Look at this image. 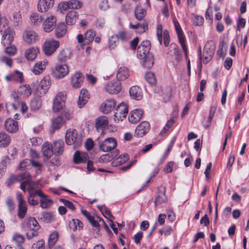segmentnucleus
Listing matches in <instances>:
<instances>
[{"mask_svg":"<svg viewBox=\"0 0 249 249\" xmlns=\"http://www.w3.org/2000/svg\"><path fill=\"white\" fill-rule=\"evenodd\" d=\"M77 132L74 129H69L67 130L65 134V141L67 144H73L74 147L79 146L82 141L80 138L77 137Z\"/></svg>","mask_w":249,"mask_h":249,"instance_id":"nucleus-1","label":"nucleus"},{"mask_svg":"<svg viewBox=\"0 0 249 249\" xmlns=\"http://www.w3.org/2000/svg\"><path fill=\"white\" fill-rule=\"evenodd\" d=\"M51 71L53 76L59 79L64 78L69 73V68L66 64H56Z\"/></svg>","mask_w":249,"mask_h":249,"instance_id":"nucleus-2","label":"nucleus"},{"mask_svg":"<svg viewBox=\"0 0 249 249\" xmlns=\"http://www.w3.org/2000/svg\"><path fill=\"white\" fill-rule=\"evenodd\" d=\"M58 41L54 39H49L45 42L43 48L44 53L48 56L51 55L59 47Z\"/></svg>","mask_w":249,"mask_h":249,"instance_id":"nucleus-3","label":"nucleus"},{"mask_svg":"<svg viewBox=\"0 0 249 249\" xmlns=\"http://www.w3.org/2000/svg\"><path fill=\"white\" fill-rule=\"evenodd\" d=\"M16 198L18 202V216L20 218H23L25 216L27 211L26 201L23 199L22 194L19 192L17 193Z\"/></svg>","mask_w":249,"mask_h":249,"instance_id":"nucleus-4","label":"nucleus"},{"mask_svg":"<svg viewBox=\"0 0 249 249\" xmlns=\"http://www.w3.org/2000/svg\"><path fill=\"white\" fill-rule=\"evenodd\" d=\"M150 49V42L149 40L142 41L138 47L137 54L141 59L149 55H152L149 53Z\"/></svg>","mask_w":249,"mask_h":249,"instance_id":"nucleus-5","label":"nucleus"},{"mask_svg":"<svg viewBox=\"0 0 249 249\" xmlns=\"http://www.w3.org/2000/svg\"><path fill=\"white\" fill-rule=\"evenodd\" d=\"M51 85V78L49 76L44 77L40 81L39 87L37 89V94L41 96L45 95Z\"/></svg>","mask_w":249,"mask_h":249,"instance_id":"nucleus-6","label":"nucleus"},{"mask_svg":"<svg viewBox=\"0 0 249 249\" xmlns=\"http://www.w3.org/2000/svg\"><path fill=\"white\" fill-rule=\"evenodd\" d=\"M128 111V106L125 104L122 103H120L116 108L114 113V117L115 120H122L126 116Z\"/></svg>","mask_w":249,"mask_h":249,"instance_id":"nucleus-7","label":"nucleus"},{"mask_svg":"<svg viewBox=\"0 0 249 249\" xmlns=\"http://www.w3.org/2000/svg\"><path fill=\"white\" fill-rule=\"evenodd\" d=\"M173 22L175 27V29L178 35V37L180 45L182 47V50L185 53H187V48L185 42V36H184L183 31L181 28L176 18L173 19Z\"/></svg>","mask_w":249,"mask_h":249,"instance_id":"nucleus-8","label":"nucleus"},{"mask_svg":"<svg viewBox=\"0 0 249 249\" xmlns=\"http://www.w3.org/2000/svg\"><path fill=\"white\" fill-rule=\"evenodd\" d=\"M23 39L26 44L31 45L38 39V36L35 31L27 29L23 33Z\"/></svg>","mask_w":249,"mask_h":249,"instance_id":"nucleus-9","label":"nucleus"},{"mask_svg":"<svg viewBox=\"0 0 249 249\" xmlns=\"http://www.w3.org/2000/svg\"><path fill=\"white\" fill-rule=\"evenodd\" d=\"M117 146V141L113 138L106 139L100 144V148L104 152L110 151L115 148Z\"/></svg>","mask_w":249,"mask_h":249,"instance_id":"nucleus-10","label":"nucleus"},{"mask_svg":"<svg viewBox=\"0 0 249 249\" xmlns=\"http://www.w3.org/2000/svg\"><path fill=\"white\" fill-rule=\"evenodd\" d=\"M150 129V125L147 121L141 122L136 127L134 136L137 137H142L148 132Z\"/></svg>","mask_w":249,"mask_h":249,"instance_id":"nucleus-11","label":"nucleus"},{"mask_svg":"<svg viewBox=\"0 0 249 249\" xmlns=\"http://www.w3.org/2000/svg\"><path fill=\"white\" fill-rule=\"evenodd\" d=\"M105 90L110 94H117L121 89V83L118 81H112L108 82L105 86Z\"/></svg>","mask_w":249,"mask_h":249,"instance_id":"nucleus-12","label":"nucleus"},{"mask_svg":"<svg viewBox=\"0 0 249 249\" xmlns=\"http://www.w3.org/2000/svg\"><path fill=\"white\" fill-rule=\"evenodd\" d=\"M108 124V121L106 116H100L95 121V127L97 131L101 132V136L104 135V130Z\"/></svg>","mask_w":249,"mask_h":249,"instance_id":"nucleus-13","label":"nucleus"},{"mask_svg":"<svg viewBox=\"0 0 249 249\" xmlns=\"http://www.w3.org/2000/svg\"><path fill=\"white\" fill-rule=\"evenodd\" d=\"M16 179L21 182L20 188L24 191H26L27 185H30L32 177L27 173L20 174L16 177Z\"/></svg>","mask_w":249,"mask_h":249,"instance_id":"nucleus-14","label":"nucleus"},{"mask_svg":"<svg viewBox=\"0 0 249 249\" xmlns=\"http://www.w3.org/2000/svg\"><path fill=\"white\" fill-rule=\"evenodd\" d=\"M54 5V0H39L37 8L39 12L45 13L51 9Z\"/></svg>","mask_w":249,"mask_h":249,"instance_id":"nucleus-15","label":"nucleus"},{"mask_svg":"<svg viewBox=\"0 0 249 249\" xmlns=\"http://www.w3.org/2000/svg\"><path fill=\"white\" fill-rule=\"evenodd\" d=\"M56 18L53 16L48 17L43 23V27L46 32H50L55 26Z\"/></svg>","mask_w":249,"mask_h":249,"instance_id":"nucleus-16","label":"nucleus"},{"mask_svg":"<svg viewBox=\"0 0 249 249\" xmlns=\"http://www.w3.org/2000/svg\"><path fill=\"white\" fill-rule=\"evenodd\" d=\"M84 77L82 73L80 72L75 73L71 78V85L73 88L77 89L81 87Z\"/></svg>","mask_w":249,"mask_h":249,"instance_id":"nucleus-17","label":"nucleus"},{"mask_svg":"<svg viewBox=\"0 0 249 249\" xmlns=\"http://www.w3.org/2000/svg\"><path fill=\"white\" fill-rule=\"evenodd\" d=\"M25 230L29 229H39V225L36 220L34 217L26 218L22 224Z\"/></svg>","mask_w":249,"mask_h":249,"instance_id":"nucleus-18","label":"nucleus"},{"mask_svg":"<svg viewBox=\"0 0 249 249\" xmlns=\"http://www.w3.org/2000/svg\"><path fill=\"white\" fill-rule=\"evenodd\" d=\"M143 114V111L142 109H136L130 112V114L128 117L129 121L132 124H136L138 123Z\"/></svg>","mask_w":249,"mask_h":249,"instance_id":"nucleus-19","label":"nucleus"},{"mask_svg":"<svg viewBox=\"0 0 249 249\" xmlns=\"http://www.w3.org/2000/svg\"><path fill=\"white\" fill-rule=\"evenodd\" d=\"M166 188L165 186H160L158 188L159 195L156 197L155 201L156 205H160L162 203L167 201V197L165 195Z\"/></svg>","mask_w":249,"mask_h":249,"instance_id":"nucleus-20","label":"nucleus"},{"mask_svg":"<svg viewBox=\"0 0 249 249\" xmlns=\"http://www.w3.org/2000/svg\"><path fill=\"white\" fill-rule=\"evenodd\" d=\"M15 32L11 29L8 28L2 35V42L4 45H10L13 41Z\"/></svg>","mask_w":249,"mask_h":249,"instance_id":"nucleus-21","label":"nucleus"},{"mask_svg":"<svg viewBox=\"0 0 249 249\" xmlns=\"http://www.w3.org/2000/svg\"><path fill=\"white\" fill-rule=\"evenodd\" d=\"M5 128L10 133H15L18 129V122L12 119H7L5 122Z\"/></svg>","mask_w":249,"mask_h":249,"instance_id":"nucleus-22","label":"nucleus"},{"mask_svg":"<svg viewBox=\"0 0 249 249\" xmlns=\"http://www.w3.org/2000/svg\"><path fill=\"white\" fill-rule=\"evenodd\" d=\"M116 106V102L113 99H108L105 102L101 107L102 111L105 114H107L112 111Z\"/></svg>","mask_w":249,"mask_h":249,"instance_id":"nucleus-23","label":"nucleus"},{"mask_svg":"<svg viewBox=\"0 0 249 249\" xmlns=\"http://www.w3.org/2000/svg\"><path fill=\"white\" fill-rule=\"evenodd\" d=\"M130 97L135 100H140L142 98V92L141 88L137 86H132L129 89Z\"/></svg>","mask_w":249,"mask_h":249,"instance_id":"nucleus-24","label":"nucleus"},{"mask_svg":"<svg viewBox=\"0 0 249 249\" xmlns=\"http://www.w3.org/2000/svg\"><path fill=\"white\" fill-rule=\"evenodd\" d=\"M64 143L62 140H57L52 145L53 153L56 156L61 155L64 151Z\"/></svg>","mask_w":249,"mask_h":249,"instance_id":"nucleus-25","label":"nucleus"},{"mask_svg":"<svg viewBox=\"0 0 249 249\" xmlns=\"http://www.w3.org/2000/svg\"><path fill=\"white\" fill-rule=\"evenodd\" d=\"M72 55V51L69 48H64L61 50L57 56L59 61L65 62L70 59Z\"/></svg>","mask_w":249,"mask_h":249,"instance_id":"nucleus-26","label":"nucleus"},{"mask_svg":"<svg viewBox=\"0 0 249 249\" xmlns=\"http://www.w3.org/2000/svg\"><path fill=\"white\" fill-rule=\"evenodd\" d=\"M79 14L75 11L69 12L66 16V22L68 25H74L78 18Z\"/></svg>","mask_w":249,"mask_h":249,"instance_id":"nucleus-27","label":"nucleus"},{"mask_svg":"<svg viewBox=\"0 0 249 249\" xmlns=\"http://www.w3.org/2000/svg\"><path fill=\"white\" fill-rule=\"evenodd\" d=\"M89 98L88 91L87 89H81L79 96L78 106L79 107H83L88 101Z\"/></svg>","mask_w":249,"mask_h":249,"instance_id":"nucleus-28","label":"nucleus"},{"mask_svg":"<svg viewBox=\"0 0 249 249\" xmlns=\"http://www.w3.org/2000/svg\"><path fill=\"white\" fill-rule=\"evenodd\" d=\"M129 27L130 28L136 29L137 33L142 34L148 30V23L145 20L143 21L141 23H138L135 25H133L130 23Z\"/></svg>","mask_w":249,"mask_h":249,"instance_id":"nucleus-29","label":"nucleus"},{"mask_svg":"<svg viewBox=\"0 0 249 249\" xmlns=\"http://www.w3.org/2000/svg\"><path fill=\"white\" fill-rule=\"evenodd\" d=\"M130 75L129 71L126 67H123L119 68L116 75L118 81L126 80Z\"/></svg>","mask_w":249,"mask_h":249,"instance_id":"nucleus-30","label":"nucleus"},{"mask_svg":"<svg viewBox=\"0 0 249 249\" xmlns=\"http://www.w3.org/2000/svg\"><path fill=\"white\" fill-rule=\"evenodd\" d=\"M88 159V155L85 153H81L76 151L73 155V161L78 164L82 162H85Z\"/></svg>","mask_w":249,"mask_h":249,"instance_id":"nucleus-31","label":"nucleus"},{"mask_svg":"<svg viewBox=\"0 0 249 249\" xmlns=\"http://www.w3.org/2000/svg\"><path fill=\"white\" fill-rule=\"evenodd\" d=\"M42 152L47 159H50L53 154L52 145L49 142H45L42 146Z\"/></svg>","mask_w":249,"mask_h":249,"instance_id":"nucleus-32","label":"nucleus"},{"mask_svg":"<svg viewBox=\"0 0 249 249\" xmlns=\"http://www.w3.org/2000/svg\"><path fill=\"white\" fill-rule=\"evenodd\" d=\"M39 53L37 48L31 47L26 51L25 57L29 61L34 60Z\"/></svg>","mask_w":249,"mask_h":249,"instance_id":"nucleus-33","label":"nucleus"},{"mask_svg":"<svg viewBox=\"0 0 249 249\" xmlns=\"http://www.w3.org/2000/svg\"><path fill=\"white\" fill-rule=\"evenodd\" d=\"M65 120L62 116H58L52 120V127L53 129V132L55 130L59 129L65 124Z\"/></svg>","mask_w":249,"mask_h":249,"instance_id":"nucleus-34","label":"nucleus"},{"mask_svg":"<svg viewBox=\"0 0 249 249\" xmlns=\"http://www.w3.org/2000/svg\"><path fill=\"white\" fill-rule=\"evenodd\" d=\"M135 16L136 19L142 20L143 19L146 14V10L141 5H138L134 11Z\"/></svg>","mask_w":249,"mask_h":249,"instance_id":"nucleus-35","label":"nucleus"},{"mask_svg":"<svg viewBox=\"0 0 249 249\" xmlns=\"http://www.w3.org/2000/svg\"><path fill=\"white\" fill-rule=\"evenodd\" d=\"M66 32L67 27L64 23L58 24L55 30V35L57 38L62 37L66 34Z\"/></svg>","mask_w":249,"mask_h":249,"instance_id":"nucleus-36","label":"nucleus"},{"mask_svg":"<svg viewBox=\"0 0 249 249\" xmlns=\"http://www.w3.org/2000/svg\"><path fill=\"white\" fill-rule=\"evenodd\" d=\"M10 160L8 156H5L3 159L0 160V178L5 174L7 166L10 164Z\"/></svg>","mask_w":249,"mask_h":249,"instance_id":"nucleus-37","label":"nucleus"},{"mask_svg":"<svg viewBox=\"0 0 249 249\" xmlns=\"http://www.w3.org/2000/svg\"><path fill=\"white\" fill-rule=\"evenodd\" d=\"M11 142L10 137L4 132H0V147H5Z\"/></svg>","mask_w":249,"mask_h":249,"instance_id":"nucleus-38","label":"nucleus"},{"mask_svg":"<svg viewBox=\"0 0 249 249\" xmlns=\"http://www.w3.org/2000/svg\"><path fill=\"white\" fill-rule=\"evenodd\" d=\"M214 50L215 46L213 41H208L204 46L203 50L204 55H205V53H207L209 54L210 56H213L214 53Z\"/></svg>","mask_w":249,"mask_h":249,"instance_id":"nucleus-39","label":"nucleus"},{"mask_svg":"<svg viewBox=\"0 0 249 249\" xmlns=\"http://www.w3.org/2000/svg\"><path fill=\"white\" fill-rule=\"evenodd\" d=\"M69 227L70 229L73 231H75L77 229L81 230L83 229V223L78 219H72L70 221Z\"/></svg>","mask_w":249,"mask_h":249,"instance_id":"nucleus-40","label":"nucleus"},{"mask_svg":"<svg viewBox=\"0 0 249 249\" xmlns=\"http://www.w3.org/2000/svg\"><path fill=\"white\" fill-rule=\"evenodd\" d=\"M46 62L40 61L36 63L32 69V71L35 74H39L42 72L45 68Z\"/></svg>","mask_w":249,"mask_h":249,"instance_id":"nucleus-41","label":"nucleus"},{"mask_svg":"<svg viewBox=\"0 0 249 249\" xmlns=\"http://www.w3.org/2000/svg\"><path fill=\"white\" fill-rule=\"evenodd\" d=\"M128 160L129 156L128 154L121 155L112 162V164L115 166L122 165L128 161Z\"/></svg>","mask_w":249,"mask_h":249,"instance_id":"nucleus-42","label":"nucleus"},{"mask_svg":"<svg viewBox=\"0 0 249 249\" xmlns=\"http://www.w3.org/2000/svg\"><path fill=\"white\" fill-rule=\"evenodd\" d=\"M42 106V101L40 97H37L31 100L30 107L32 110H38Z\"/></svg>","mask_w":249,"mask_h":249,"instance_id":"nucleus-43","label":"nucleus"},{"mask_svg":"<svg viewBox=\"0 0 249 249\" xmlns=\"http://www.w3.org/2000/svg\"><path fill=\"white\" fill-rule=\"evenodd\" d=\"M143 66L147 69H150L154 65V57L153 55H149L143 58Z\"/></svg>","mask_w":249,"mask_h":249,"instance_id":"nucleus-44","label":"nucleus"},{"mask_svg":"<svg viewBox=\"0 0 249 249\" xmlns=\"http://www.w3.org/2000/svg\"><path fill=\"white\" fill-rule=\"evenodd\" d=\"M40 197L41 198L40 200V207L43 209L48 208L52 205V200L48 198L46 195H45L44 196Z\"/></svg>","mask_w":249,"mask_h":249,"instance_id":"nucleus-45","label":"nucleus"},{"mask_svg":"<svg viewBox=\"0 0 249 249\" xmlns=\"http://www.w3.org/2000/svg\"><path fill=\"white\" fill-rule=\"evenodd\" d=\"M31 168V160L25 159L20 162L18 169L19 170H27Z\"/></svg>","mask_w":249,"mask_h":249,"instance_id":"nucleus-46","label":"nucleus"},{"mask_svg":"<svg viewBox=\"0 0 249 249\" xmlns=\"http://www.w3.org/2000/svg\"><path fill=\"white\" fill-rule=\"evenodd\" d=\"M58 238V234L54 231L50 235L48 240V246L49 248H52L55 244Z\"/></svg>","mask_w":249,"mask_h":249,"instance_id":"nucleus-47","label":"nucleus"},{"mask_svg":"<svg viewBox=\"0 0 249 249\" xmlns=\"http://www.w3.org/2000/svg\"><path fill=\"white\" fill-rule=\"evenodd\" d=\"M95 36V32L93 30H88L85 34L84 42L88 43L92 42Z\"/></svg>","mask_w":249,"mask_h":249,"instance_id":"nucleus-48","label":"nucleus"},{"mask_svg":"<svg viewBox=\"0 0 249 249\" xmlns=\"http://www.w3.org/2000/svg\"><path fill=\"white\" fill-rule=\"evenodd\" d=\"M89 221L92 225L95 227H98L99 226V224L98 223L99 221H102V222L107 227L104 220L96 215H92V217L89 220Z\"/></svg>","mask_w":249,"mask_h":249,"instance_id":"nucleus-49","label":"nucleus"},{"mask_svg":"<svg viewBox=\"0 0 249 249\" xmlns=\"http://www.w3.org/2000/svg\"><path fill=\"white\" fill-rule=\"evenodd\" d=\"M30 19L32 24L35 25H39L42 21V18L37 13H33L30 16Z\"/></svg>","mask_w":249,"mask_h":249,"instance_id":"nucleus-50","label":"nucleus"},{"mask_svg":"<svg viewBox=\"0 0 249 249\" xmlns=\"http://www.w3.org/2000/svg\"><path fill=\"white\" fill-rule=\"evenodd\" d=\"M216 110V107L215 106H212L210 107V110H209V117L208 119V124L207 125H204V126L205 128H208L210 126L211 124V122L212 121L213 118L215 114Z\"/></svg>","mask_w":249,"mask_h":249,"instance_id":"nucleus-51","label":"nucleus"},{"mask_svg":"<svg viewBox=\"0 0 249 249\" xmlns=\"http://www.w3.org/2000/svg\"><path fill=\"white\" fill-rule=\"evenodd\" d=\"M115 157L112 154L107 153L102 155L99 159V161L103 163H107L111 161Z\"/></svg>","mask_w":249,"mask_h":249,"instance_id":"nucleus-52","label":"nucleus"},{"mask_svg":"<svg viewBox=\"0 0 249 249\" xmlns=\"http://www.w3.org/2000/svg\"><path fill=\"white\" fill-rule=\"evenodd\" d=\"M118 37L117 36L113 35L108 39V47L110 50L115 49L117 46L118 42Z\"/></svg>","mask_w":249,"mask_h":249,"instance_id":"nucleus-53","label":"nucleus"},{"mask_svg":"<svg viewBox=\"0 0 249 249\" xmlns=\"http://www.w3.org/2000/svg\"><path fill=\"white\" fill-rule=\"evenodd\" d=\"M13 81L21 83L23 82V74L22 72L16 71L14 73H11Z\"/></svg>","mask_w":249,"mask_h":249,"instance_id":"nucleus-54","label":"nucleus"},{"mask_svg":"<svg viewBox=\"0 0 249 249\" xmlns=\"http://www.w3.org/2000/svg\"><path fill=\"white\" fill-rule=\"evenodd\" d=\"M20 92L25 96H29L31 94V89L28 85L21 86L19 88Z\"/></svg>","mask_w":249,"mask_h":249,"instance_id":"nucleus-55","label":"nucleus"},{"mask_svg":"<svg viewBox=\"0 0 249 249\" xmlns=\"http://www.w3.org/2000/svg\"><path fill=\"white\" fill-rule=\"evenodd\" d=\"M69 1L70 9H79L82 6V3L77 0H70Z\"/></svg>","mask_w":249,"mask_h":249,"instance_id":"nucleus-56","label":"nucleus"},{"mask_svg":"<svg viewBox=\"0 0 249 249\" xmlns=\"http://www.w3.org/2000/svg\"><path fill=\"white\" fill-rule=\"evenodd\" d=\"M11 98L14 101V103L12 104V107L15 109L17 108V106L20 105L19 96L16 92H13L11 95Z\"/></svg>","mask_w":249,"mask_h":249,"instance_id":"nucleus-57","label":"nucleus"},{"mask_svg":"<svg viewBox=\"0 0 249 249\" xmlns=\"http://www.w3.org/2000/svg\"><path fill=\"white\" fill-rule=\"evenodd\" d=\"M146 81L151 85H154L156 83V79L154 74L151 72H148L145 76Z\"/></svg>","mask_w":249,"mask_h":249,"instance_id":"nucleus-58","label":"nucleus"},{"mask_svg":"<svg viewBox=\"0 0 249 249\" xmlns=\"http://www.w3.org/2000/svg\"><path fill=\"white\" fill-rule=\"evenodd\" d=\"M57 98H54L53 105V110L55 112H58L61 111L63 107L64 104L58 102Z\"/></svg>","mask_w":249,"mask_h":249,"instance_id":"nucleus-59","label":"nucleus"},{"mask_svg":"<svg viewBox=\"0 0 249 249\" xmlns=\"http://www.w3.org/2000/svg\"><path fill=\"white\" fill-rule=\"evenodd\" d=\"M42 218L47 222H50L54 219L53 213L51 212H44L42 213Z\"/></svg>","mask_w":249,"mask_h":249,"instance_id":"nucleus-60","label":"nucleus"},{"mask_svg":"<svg viewBox=\"0 0 249 249\" xmlns=\"http://www.w3.org/2000/svg\"><path fill=\"white\" fill-rule=\"evenodd\" d=\"M193 22L195 26H201L203 24L204 18L202 16L196 15L194 17Z\"/></svg>","mask_w":249,"mask_h":249,"instance_id":"nucleus-61","label":"nucleus"},{"mask_svg":"<svg viewBox=\"0 0 249 249\" xmlns=\"http://www.w3.org/2000/svg\"><path fill=\"white\" fill-rule=\"evenodd\" d=\"M98 208L107 218H114L113 215L111 214V212L106 207L103 208V206H98Z\"/></svg>","mask_w":249,"mask_h":249,"instance_id":"nucleus-62","label":"nucleus"},{"mask_svg":"<svg viewBox=\"0 0 249 249\" xmlns=\"http://www.w3.org/2000/svg\"><path fill=\"white\" fill-rule=\"evenodd\" d=\"M172 96V89L170 87L166 88L165 91L163 93V99L165 102H168L170 100Z\"/></svg>","mask_w":249,"mask_h":249,"instance_id":"nucleus-63","label":"nucleus"},{"mask_svg":"<svg viewBox=\"0 0 249 249\" xmlns=\"http://www.w3.org/2000/svg\"><path fill=\"white\" fill-rule=\"evenodd\" d=\"M38 229H29L26 230L27 231L26 233L27 237L28 239H32L34 237L38 235V232L37 231Z\"/></svg>","mask_w":249,"mask_h":249,"instance_id":"nucleus-64","label":"nucleus"}]
</instances>
